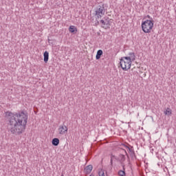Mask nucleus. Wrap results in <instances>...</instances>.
Returning <instances> with one entry per match:
<instances>
[{
  "mask_svg": "<svg viewBox=\"0 0 176 176\" xmlns=\"http://www.w3.org/2000/svg\"><path fill=\"white\" fill-rule=\"evenodd\" d=\"M6 117L8 122V129L12 134L20 135L25 131L28 122V113L27 112H24V111L18 113L7 111Z\"/></svg>",
  "mask_w": 176,
  "mask_h": 176,
  "instance_id": "nucleus-1",
  "label": "nucleus"
},
{
  "mask_svg": "<svg viewBox=\"0 0 176 176\" xmlns=\"http://www.w3.org/2000/svg\"><path fill=\"white\" fill-rule=\"evenodd\" d=\"M153 28V21L146 20L142 22V30L144 34H150Z\"/></svg>",
  "mask_w": 176,
  "mask_h": 176,
  "instance_id": "nucleus-2",
  "label": "nucleus"
},
{
  "mask_svg": "<svg viewBox=\"0 0 176 176\" xmlns=\"http://www.w3.org/2000/svg\"><path fill=\"white\" fill-rule=\"evenodd\" d=\"M105 7L104 6V4L102 6H98L95 10V16H96V19H101L104 14H105Z\"/></svg>",
  "mask_w": 176,
  "mask_h": 176,
  "instance_id": "nucleus-3",
  "label": "nucleus"
},
{
  "mask_svg": "<svg viewBox=\"0 0 176 176\" xmlns=\"http://www.w3.org/2000/svg\"><path fill=\"white\" fill-rule=\"evenodd\" d=\"M120 65L123 71H128V69L131 68V61L129 62V60L120 59Z\"/></svg>",
  "mask_w": 176,
  "mask_h": 176,
  "instance_id": "nucleus-4",
  "label": "nucleus"
},
{
  "mask_svg": "<svg viewBox=\"0 0 176 176\" xmlns=\"http://www.w3.org/2000/svg\"><path fill=\"white\" fill-rule=\"evenodd\" d=\"M101 24H102V28H104V30H107V28H109L111 27L112 22L108 19L105 20H101L100 21Z\"/></svg>",
  "mask_w": 176,
  "mask_h": 176,
  "instance_id": "nucleus-5",
  "label": "nucleus"
},
{
  "mask_svg": "<svg viewBox=\"0 0 176 176\" xmlns=\"http://www.w3.org/2000/svg\"><path fill=\"white\" fill-rule=\"evenodd\" d=\"M58 130L59 131V134H60L61 135H64V134H65V133L68 131V127H67V126L64 124L60 125Z\"/></svg>",
  "mask_w": 176,
  "mask_h": 176,
  "instance_id": "nucleus-6",
  "label": "nucleus"
},
{
  "mask_svg": "<svg viewBox=\"0 0 176 176\" xmlns=\"http://www.w3.org/2000/svg\"><path fill=\"white\" fill-rule=\"evenodd\" d=\"M69 31L72 34H76V32H78V28H76V27H75L74 25H71L69 28Z\"/></svg>",
  "mask_w": 176,
  "mask_h": 176,
  "instance_id": "nucleus-7",
  "label": "nucleus"
},
{
  "mask_svg": "<svg viewBox=\"0 0 176 176\" xmlns=\"http://www.w3.org/2000/svg\"><path fill=\"white\" fill-rule=\"evenodd\" d=\"M93 170V165H88L85 167V171L87 174H90Z\"/></svg>",
  "mask_w": 176,
  "mask_h": 176,
  "instance_id": "nucleus-8",
  "label": "nucleus"
},
{
  "mask_svg": "<svg viewBox=\"0 0 176 176\" xmlns=\"http://www.w3.org/2000/svg\"><path fill=\"white\" fill-rule=\"evenodd\" d=\"M52 144L54 145V146H58V144H60V140L57 138H55L52 139Z\"/></svg>",
  "mask_w": 176,
  "mask_h": 176,
  "instance_id": "nucleus-9",
  "label": "nucleus"
},
{
  "mask_svg": "<svg viewBox=\"0 0 176 176\" xmlns=\"http://www.w3.org/2000/svg\"><path fill=\"white\" fill-rule=\"evenodd\" d=\"M102 54H103L102 50H98L97 51V54H96V58L97 60H100V58H101V56H102Z\"/></svg>",
  "mask_w": 176,
  "mask_h": 176,
  "instance_id": "nucleus-10",
  "label": "nucleus"
},
{
  "mask_svg": "<svg viewBox=\"0 0 176 176\" xmlns=\"http://www.w3.org/2000/svg\"><path fill=\"white\" fill-rule=\"evenodd\" d=\"M118 160L120 163H123V162L126 161V156L124 155L120 154L118 156Z\"/></svg>",
  "mask_w": 176,
  "mask_h": 176,
  "instance_id": "nucleus-11",
  "label": "nucleus"
},
{
  "mask_svg": "<svg viewBox=\"0 0 176 176\" xmlns=\"http://www.w3.org/2000/svg\"><path fill=\"white\" fill-rule=\"evenodd\" d=\"M44 56V62L47 63L49 61V52L47 51H45L43 54Z\"/></svg>",
  "mask_w": 176,
  "mask_h": 176,
  "instance_id": "nucleus-12",
  "label": "nucleus"
},
{
  "mask_svg": "<svg viewBox=\"0 0 176 176\" xmlns=\"http://www.w3.org/2000/svg\"><path fill=\"white\" fill-rule=\"evenodd\" d=\"M122 170H119L118 171V175L120 176H124L126 175V168H124V165H122Z\"/></svg>",
  "mask_w": 176,
  "mask_h": 176,
  "instance_id": "nucleus-13",
  "label": "nucleus"
},
{
  "mask_svg": "<svg viewBox=\"0 0 176 176\" xmlns=\"http://www.w3.org/2000/svg\"><path fill=\"white\" fill-rule=\"evenodd\" d=\"M129 58L131 60V61H134V60H135V54H134V52H130L129 54Z\"/></svg>",
  "mask_w": 176,
  "mask_h": 176,
  "instance_id": "nucleus-14",
  "label": "nucleus"
},
{
  "mask_svg": "<svg viewBox=\"0 0 176 176\" xmlns=\"http://www.w3.org/2000/svg\"><path fill=\"white\" fill-rule=\"evenodd\" d=\"M165 115H168V116H170L171 115V109L167 108L166 110L164 111Z\"/></svg>",
  "mask_w": 176,
  "mask_h": 176,
  "instance_id": "nucleus-15",
  "label": "nucleus"
},
{
  "mask_svg": "<svg viewBox=\"0 0 176 176\" xmlns=\"http://www.w3.org/2000/svg\"><path fill=\"white\" fill-rule=\"evenodd\" d=\"M122 59L124 60L125 61H129V63L130 61H131L129 56H124L120 58V60H122Z\"/></svg>",
  "mask_w": 176,
  "mask_h": 176,
  "instance_id": "nucleus-16",
  "label": "nucleus"
},
{
  "mask_svg": "<svg viewBox=\"0 0 176 176\" xmlns=\"http://www.w3.org/2000/svg\"><path fill=\"white\" fill-rule=\"evenodd\" d=\"M126 148H127L128 149H129V152L131 153H134V150H133V146H126Z\"/></svg>",
  "mask_w": 176,
  "mask_h": 176,
  "instance_id": "nucleus-17",
  "label": "nucleus"
},
{
  "mask_svg": "<svg viewBox=\"0 0 176 176\" xmlns=\"http://www.w3.org/2000/svg\"><path fill=\"white\" fill-rule=\"evenodd\" d=\"M99 176H105V173H104V171L99 172Z\"/></svg>",
  "mask_w": 176,
  "mask_h": 176,
  "instance_id": "nucleus-18",
  "label": "nucleus"
},
{
  "mask_svg": "<svg viewBox=\"0 0 176 176\" xmlns=\"http://www.w3.org/2000/svg\"><path fill=\"white\" fill-rule=\"evenodd\" d=\"M146 17H147V19H148V20H151V21H153V19H152V17H151V16L147 15Z\"/></svg>",
  "mask_w": 176,
  "mask_h": 176,
  "instance_id": "nucleus-19",
  "label": "nucleus"
},
{
  "mask_svg": "<svg viewBox=\"0 0 176 176\" xmlns=\"http://www.w3.org/2000/svg\"><path fill=\"white\" fill-rule=\"evenodd\" d=\"M111 165L112 166V164H113V161L112 160V157L111 158V161H110Z\"/></svg>",
  "mask_w": 176,
  "mask_h": 176,
  "instance_id": "nucleus-20",
  "label": "nucleus"
},
{
  "mask_svg": "<svg viewBox=\"0 0 176 176\" xmlns=\"http://www.w3.org/2000/svg\"><path fill=\"white\" fill-rule=\"evenodd\" d=\"M113 158H114V159L116 158L115 155H111V159H112V160H113Z\"/></svg>",
  "mask_w": 176,
  "mask_h": 176,
  "instance_id": "nucleus-21",
  "label": "nucleus"
},
{
  "mask_svg": "<svg viewBox=\"0 0 176 176\" xmlns=\"http://www.w3.org/2000/svg\"><path fill=\"white\" fill-rule=\"evenodd\" d=\"M135 154V153H134V151H133V153H131V156H134Z\"/></svg>",
  "mask_w": 176,
  "mask_h": 176,
  "instance_id": "nucleus-22",
  "label": "nucleus"
},
{
  "mask_svg": "<svg viewBox=\"0 0 176 176\" xmlns=\"http://www.w3.org/2000/svg\"><path fill=\"white\" fill-rule=\"evenodd\" d=\"M124 152H125L126 156H129V155L127 154V151H126V150H124Z\"/></svg>",
  "mask_w": 176,
  "mask_h": 176,
  "instance_id": "nucleus-23",
  "label": "nucleus"
},
{
  "mask_svg": "<svg viewBox=\"0 0 176 176\" xmlns=\"http://www.w3.org/2000/svg\"><path fill=\"white\" fill-rule=\"evenodd\" d=\"M89 176H94V175L93 173H91Z\"/></svg>",
  "mask_w": 176,
  "mask_h": 176,
  "instance_id": "nucleus-24",
  "label": "nucleus"
},
{
  "mask_svg": "<svg viewBox=\"0 0 176 176\" xmlns=\"http://www.w3.org/2000/svg\"><path fill=\"white\" fill-rule=\"evenodd\" d=\"M61 176H63V175Z\"/></svg>",
  "mask_w": 176,
  "mask_h": 176,
  "instance_id": "nucleus-25",
  "label": "nucleus"
}]
</instances>
